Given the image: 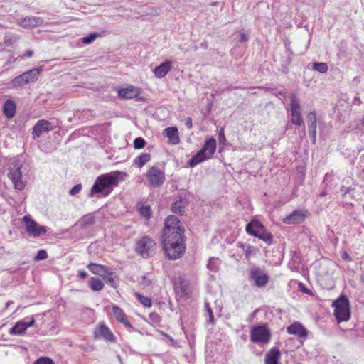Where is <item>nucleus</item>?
Wrapping results in <instances>:
<instances>
[{
    "instance_id": "obj_1",
    "label": "nucleus",
    "mask_w": 364,
    "mask_h": 364,
    "mask_svg": "<svg viewBox=\"0 0 364 364\" xmlns=\"http://www.w3.org/2000/svg\"><path fill=\"white\" fill-rule=\"evenodd\" d=\"M184 228L181 221L174 215H169L164 220L162 245L167 257L176 259L183 254Z\"/></svg>"
},
{
    "instance_id": "obj_2",
    "label": "nucleus",
    "mask_w": 364,
    "mask_h": 364,
    "mask_svg": "<svg viewBox=\"0 0 364 364\" xmlns=\"http://www.w3.org/2000/svg\"><path fill=\"white\" fill-rule=\"evenodd\" d=\"M126 176V173L119 171L99 176L91 188L90 196L92 197L97 193L108 196L113 187L117 186Z\"/></svg>"
},
{
    "instance_id": "obj_3",
    "label": "nucleus",
    "mask_w": 364,
    "mask_h": 364,
    "mask_svg": "<svg viewBox=\"0 0 364 364\" xmlns=\"http://www.w3.org/2000/svg\"><path fill=\"white\" fill-rule=\"evenodd\" d=\"M216 147L217 143L215 139L209 138L206 139L202 149L189 160V166L194 167L204 161L210 159L216 151Z\"/></svg>"
},
{
    "instance_id": "obj_4",
    "label": "nucleus",
    "mask_w": 364,
    "mask_h": 364,
    "mask_svg": "<svg viewBox=\"0 0 364 364\" xmlns=\"http://www.w3.org/2000/svg\"><path fill=\"white\" fill-rule=\"evenodd\" d=\"M23 163L18 159L13 160L8 167V177L12 181L14 187L16 190L21 191L26 186L23 180L21 168Z\"/></svg>"
},
{
    "instance_id": "obj_5",
    "label": "nucleus",
    "mask_w": 364,
    "mask_h": 364,
    "mask_svg": "<svg viewBox=\"0 0 364 364\" xmlns=\"http://www.w3.org/2000/svg\"><path fill=\"white\" fill-rule=\"evenodd\" d=\"M332 306L334 308L335 318H350V306L346 295L341 294L337 299L333 301Z\"/></svg>"
},
{
    "instance_id": "obj_6",
    "label": "nucleus",
    "mask_w": 364,
    "mask_h": 364,
    "mask_svg": "<svg viewBox=\"0 0 364 364\" xmlns=\"http://www.w3.org/2000/svg\"><path fill=\"white\" fill-rule=\"evenodd\" d=\"M173 285L176 296L180 299L188 296L192 292L191 284L182 274L174 277Z\"/></svg>"
},
{
    "instance_id": "obj_7",
    "label": "nucleus",
    "mask_w": 364,
    "mask_h": 364,
    "mask_svg": "<svg viewBox=\"0 0 364 364\" xmlns=\"http://www.w3.org/2000/svg\"><path fill=\"white\" fill-rule=\"evenodd\" d=\"M250 338L254 343L267 344L271 338L270 331L265 325L254 326L250 331Z\"/></svg>"
},
{
    "instance_id": "obj_8",
    "label": "nucleus",
    "mask_w": 364,
    "mask_h": 364,
    "mask_svg": "<svg viewBox=\"0 0 364 364\" xmlns=\"http://www.w3.org/2000/svg\"><path fill=\"white\" fill-rule=\"evenodd\" d=\"M23 221L25 223L28 234L33 237H40L47 232V228L46 226L39 225L29 215L23 216Z\"/></svg>"
},
{
    "instance_id": "obj_9",
    "label": "nucleus",
    "mask_w": 364,
    "mask_h": 364,
    "mask_svg": "<svg viewBox=\"0 0 364 364\" xmlns=\"http://www.w3.org/2000/svg\"><path fill=\"white\" fill-rule=\"evenodd\" d=\"M155 242L147 236L140 239L136 245V252L144 258L149 257L154 250Z\"/></svg>"
},
{
    "instance_id": "obj_10",
    "label": "nucleus",
    "mask_w": 364,
    "mask_h": 364,
    "mask_svg": "<svg viewBox=\"0 0 364 364\" xmlns=\"http://www.w3.org/2000/svg\"><path fill=\"white\" fill-rule=\"evenodd\" d=\"M147 179L151 186H161L165 181V173L156 166H151L146 173Z\"/></svg>"
},
{
    "instance_id": "obj_11",
    "label": "nucleus",
    "mask_w": 364,
    "mask_h": 364,
    "mask_svg": "<svg viewBox=\"0 0 364 364\" xmlns=\"http://www.w3.org/2000/svg\"><path fill=\"white\" fill-rule=\"evenodd\" d=\"M250 279L257 287H263L268 283L269 277L259 267H255L250 271Z\"/></svg>"
},
{
    "instance_id": "obj_12",
    "label": "nucleus",
    "mask_w": 364,
    "mask_h": 364,
    "mask_svg": "<svg viewBox=\"0 0 364 364\" xmlns=\"http://www.w3.org/2000/svg\"><path fill=\"white\" fill-rule=\"evenodd\" d=\"M95 339L103 338L109 342H114L115 337L110 329L103 323H100L94 331Z\"/></svg>"
},
{
    "instance_id": "obj_13",
    "label": "nucleus",
    "mask_w": 364,
    "mask_h": 364,
    "mask_svg": "<svg viewBox=\"0 0 364 364\" xmlns=\"http://www.w3.org/2000/svg\"><path fill=\"white\" fill-rule=\"evenodd\" d=\"M51 122L46 119L38 120L33 127L32 135L33 139L38 138L42 136L44 132L53 130Z\"/></svg>"
},
{
    "instance_id": "obj_14",
    "label": "nucleus",
    "mask_w": 364,
    "mask_h": 364,
    "mask_svg": "<svg viewBox=\"0 0 364 364\" xmlns=\"http://www.w3.org/2000/svg\"><path fill=\"white\" fill-rule=\"evenodd\" d=\"M43 23V20L42 18L33 16H27L17 21V24L26 29L37 27Z\"/></svg>"
},
{
    "instance_id": "obj_15",
    "label": "nucleus",
    "mask_w": 364,
    "mask_h": 364,
    "mask_svg": "<svg viewBox=\"0 0 364 364\" xmlns=\"http://www.w3.org/2000/svg\"><path fill=\"white\" fill-rule=\"evenodd\" d=\"M306 216V212L301 210H296L290 215L283 219L286 224H298L302 223Z\"/></svg>"
},
{
    "instance_id": "obj_16",
    "label": "nucleus",
    "mask_w": 364,
    "mask_h": 364,
    "mask_svg": "<svg viewBox=\"0 0 364 364\" xmlns=\"http://www.w3.org/2000/svg\"><path fill=\"white\" fill-rule=\"evenodd\" d=\"M309 133L310 138L313 143L316 142V128H317V122H316V112H312L307 114L306 117Z\"/></svg>"
},
{
    "instance_id": "obj_17",
    "label": "nucleus",
    "mask_w": 364,
    "mask_h": 364,
    "mask_svg": "<svg viewBox=\"0 0 364 364\" xmlns=\"http://www.w3.org/2000/svg\"><path fill=\"white\" fill-rule=\"evenodd\" d=\"M281 352L277 347L270 348L265 355L264 364H281Z\"/></svg>"
},
{
    "instance_id": "obj_18",
    "label": "nucleus",
    "mask_w": 364,
    "mask_h": 364,
    "mask_svg": "<svg viewBox=\"0 0 364 364\" xmlns=\"http://www.w3.org/2000/svg\"><path fill=\"white\" fill-rule=\"evenodd\" d=\"M289 334L295 335L299 338H306L307 336V330L299 322H294L287 328Z\"/></svg>"
},
{
    "instance_id": "obj_19",
    "label": "nucleus",
    "mask_w": 364,
    "mask_h": 364,
    "mask_svg": "<svg viewBox=\"0 0 364 364\" xmlns=\"http://www.w3.org/2000/svg\"><path fill=\"white\" fill-rule=\"evenodd\" d=\"M139 95V90L133 86L121 88L118 90V95L124 99H132L138 97Z\"/></svg>"
},
{
    "instance_id": "obj_20",
    "label": "nucleus",
    "mask_w": 364,
    "mask_h": 364,
    "mask_svg": "<svg viewBox=\"0 0 364 364\" xmlns=\"http://www.w3.org/2000/svg\"><path fill=\"white\" fill-rule=\"evenodd\" d=\"M188 204L186 197L179 196L171 205V210L175 213L183 215L185 212V208Z\"/></svg>"
},
{
    "instance_id": "obj_21",
    "label": "nucleus",
    "mask_w": 364,
    "mask_h": 364,
    "mask_svg": "<svg viewBox=\"0 0 364 364\" xmlns=\"http://www.w3.org/2000/svg\"><path fill=\"white\" fill-rule=\"evenodd\" d=\"M264 226L257 220H252L247 224L245 230L247 232L253 236V233L259 234L264 229Z\"/></svg>"
},
{
    "instance_id": "obj_22",
    "label": "nucleus",
    "mask_w": 364,
    "mask_h": 364,
    "mask_svg": "<svg viewBox=\"0 0 364 364\" xmlns=\"http://www.w3.org/2000/svg\"><path fill=\"white\" fill-rule=\"evenodd\" d=\"M34 320H31L30 322L24 323L18 321L10 330L9 333L13 335L22 334L28 327L33 326Z\"/></svg>"
},
{
    "instance_id": "obj_23",
    "label": "nucleus",
    "mask_w": 364,
    "mask_h": 364,
    "mask_svg": "<svg viewBox=\"0 0 364 364\" xmlns=\"http://www.w3.org/2000/svg\"><path fill=\"white\" fill-rule=\"evenodd\" d=\"M164 135L168 138L171 144H177L179 143L178 131L176 127H168L164 130Z\"/></svg>"
},
{
    "instance_id": "obj_24",
    "label": "nucleus",
    "mask_w": 364,
    "mask_h": 364,
    "mask_svg": "<svg viewBox=\"0 0 364 364\" xmlns=\"http://www.w3.org/2000/svg\"><path fill=\"white\" fill-rule=\"evenodd\" d=\"M171 62L169 60H166L154 69V74L156 77H164L168 72L171 70Z\"/></svg>"
},
{
    "instance_id": "obj_25",
    "label": "nucleus",
    "mask_w": 364,
    "mask_h": 364,
    "mask_svg": "<svg viewBox=\"0 0 364 364\" xmlns=\"http://www.w3.org/2000/svg\"><path fill=\"white\" fill-rule=\"evenodd\" d=\"M43 70V67L40 66L38 68H33L30 70L26 71L23 73V77H25L26 82L28 83H33L36 82Z\"/></svg>"
},
{
    "instance_id": "obj_26",
    "label": "nucleus",
    "mask_w": 364,
    "mask_h": 364,
    "mask_svg": "<svg viewBox=\"0 0 364 364\" xmlns=\"http://www.w3.org/2000/svg\"><path fill=\"white\" fill-rule=\"evenodd\" d=\"M16 109V104L11 100H7L3 105V112L9 119H11L14 117Z\"/></svg>"
},
{
    "instance_id": "obj_27",
    "label": "nucleus",
    "mask_w": 364,
    "mask_h": 364,
    "mask_svg": "<svg viewBox=\"0 0 364 364\" xmlns=\"http://www.w3.org/2000/svg\"><path fill=\"white\" fill-rule=\"evenodd\" d=\"M88 269L94 274L100 275V277H103V275L108 271L109 267L107 266H104L98 264L90 263L87 265Z\"/></svg>"
},
{
    "instance_id": "obj_28",
    "label": "nucleus",
    "mask_w": 364,
    "mask_h": 364,
    "mask_svg": "<svg viewBox=\"0 0 364 364\" xmlns=\"http://www.w3.org/2000/svg\"><path fill=\"white\" fill-rule=\"evenodd\" d=\"M19 40V36L11 33H6L4 38V43L6 46L12 47Z\"/></svg>"
},
{
    "instance_id": "obj_29",
    "label": "nucleus",
    "mask_w": 364,
    "mask_h": 364,
    "mask_svg": "<svg viewBox=\"0 0 364 364\" xmlns=\"http://www.w3.org/2000/svg\"><path fill=\"white\" fill-rule=\"evenodd\" d=\"M290 112H301V107L300 105L299 99L295 94H292L291 95Z\"/></svg>"
},
{
    "instance_id": "obj_30",
    "label": "nucleus",
    "mask_w": 364,
    "mask_h": 364,
    "mask_svg": "<svg viewBox=\"0 0 364 364\" xmlns=\"http://www.w3.org/2000/svg\"><path fill=\"white\" fill-rule=\"evenodd\" d=\"M89 287L92 291H99L104 287V283L98 278L92 277L89 282Z\"/></svg>"
},
{
    "instance_id": "obj_31",
    "label": "nucleus",
    "mask_w": 364,
    "mask_h": 364,
    "mask_svg": "<svg viewBox=\"0 0 364 364\" xmlns=\"http://www.w3.org/2000/svg\"><path fill=\"white\" fill-rule=\"evenodd\" d=\"M103 279L112 287H115V279L116 274L114 272H112L110 268L108 269V271L102 277Z\"/></svg>"
},
{
    "instance_id": "obj_32",
    "label": "nucleus",
    "mask_w": 364,
    "mask_h": 364,
    "mask_svg": "<svg viewBox=\"0 0 364 364\" xmlns=\"http://www.w3.org/2000/svg\"><path fill=\"white\" fill-rule=\"evenodd\" d=\"M150 159L151 155L149 154L143 153L135 159L134 162L139 168H141L146 163L149 161Z\"/></svg>"
},
{
    "instance_id": "obj_33",
    "label": "nucleus",
    "mask_w": 364,
    "mask_h": 364,
    "mask_svg": "<svg viewBox=\"0 0 364 364\" xmlns=\"http://www.w3.org/2000/svg\"><path fill=\"white\" fill-rule=\"evenodd\" d=\"M253 236L255 237L264 241L267 244L270 245L272 241V235L268 232L265 228L259 234L253 233Z\"/></svg>"
},
{
    "instance_id": "obj_34",
    "label": "nucleus",
    "mask_w": 364,
    "mask_h": 364,
    "mask_svg": "<svg viewBox=\"0 0 364 364\" xmlns=\"http://www.w3.org/2000/svg\"><path fill=\"white\" fill-rule=\"evenodd\" d=\"M95 222V217L92 214L84 215L79 221L80 226L86 228L92 225Z\"/></svg>"
},
{
    "instance_id": "obj_35",
    "label": "nucleus",
    "mask_w": 364,
    "mask_h": 364,
    "mask_svg": "<svg viewBox=\"0 0 364 364\" xmlns=\"http://www.w3.org/2000/svg\"><path fill=\"white\" fill-rule=\"evenodd\" d=\"M220 310L221 309L219 306H215L213 309L210 303L206 302L205 304V311L208 313L209 318L210 319L214 318V311L216 314V316H219L220 315L218 312H220Z\"/></svg>"
},
{
    "instance_id": "obj_36",
    "label": "nucleus",
    "mask_w": 364,
    "mask_h": 364,
    "mask_svg": "<svg viewBox=\"0 0 364 364\" xmlns=\"http://www.w3.org/2000/svg\"><path fill=\"white\" fill-rule=\"evenodd\" d=\"M291 122L295 125L302 126L304 125V122L302 119L301 112H291Z\"/></svg>"
},
{
    "instance_id": "obj_37",
    "label": "nucleus",
    "mask_w": 364,
    "mask_h": 364,
    "mask_svg": "<svg viewBox=\"0 0 364 364\" xmlns=\"http://www.w3.org/2000/svg\"><path fill=\"white\" fill-rule=\"evenodd\" d=\"M27 84L28 82L23 74L14 77L11 81V85L13 87H23Z\"/></svg>"
},
{
    "instance_id": "obj_38",
    "label": "nucleus",
    "mask_w": 364,
    "mask_h": 364,
    "mask_svg": "<svg viewBox=\"0 0 364 364\" xmlns=\"http://www.w3.org/2000/svg\"><path fill=\"white\" fill-rule=\"evenodd\" d=\"M312 68L320 73H326L328 71V65L326 63H314Z\"/></svg>"
},
{
    "instance_id": "obj_39",
    "label": "nucleus",
    "mask_w": 364,
    "mask_h": 364,
    "mask_svg": "<svg viewBox=\"0 0 364 364\" xmlns=\"http://www.w3.org/2000/svg\"><path fill=\"white\" fill-rule=\"evenodd\" d=\"M139 212L146 219H149L151 216V210L149 205H141L139 208Z\"/></svg>"
},
{
    "instance_id": "obj_40",
    "label": "nucleus",
    "mask_w": 364,
    "mask_h": 364,
    "mask_svg": "<svg viewBox=\"0 0 364 364\" xmlns=\"http://www.w3.org/2000/svg\"><path fill=\"white\" fill-rule=\"evenodd\" d=\"M99 36L98 33H90L88 36H85L82 38V43L86 45L92 43L97 37Z\"/></svg>"
},
{
    "instance_id": "obj_41",
    "label": "nucleus",
    "mask_w": 364,
    "mask_h": 364,
    "mask_svg": "<svg viewBox=\"0 0 364 364\" xmlns=\"http://www.w3.org/2000/svg\"><path fill=\"white\" fill-rule=\"evenodd\" d=\"M207 267L212 272H217L218 269V260L215 258H212L208 261Z\"/></svg>"
},
{
    "instance_id": "obj_42",
    "label": "nucleus",
    "mask_w": 364,
    "mask_h": 364,
    "mask_svg": "<svg viewBox=\"0 0 364 364\" xmlns=\"http://www.w3.org/2000/svg\"><path fill=\"white\" fill-rule=\"evenodd\" d=\"M139 302L145 307H150L151 306V300L149 297L144 296L139 294H136Z\"/></svg>"
},
{
    "instance_id": "obj_43",
    "label": "nucleus",
    "mask_w": 364,
    "mask_h": 364,
    "mask_svg": "<svg viewBox=\"0 0 364 364\" xmlns=\"http://www.w3.org/2000/svg\"><path fill=\"white\" fill-rule=\"evenodd\" d=\"M146 145V141L142 137H137L134 141V146L136 149H142Z\"/></svg>"
},
{
    "instance_id": "obj_44",
    "label": "nucleus",
    "mask_w": 364,
    "mask_h": 364,
    "mask_svg": "<svg viewBox=\"0 0 364 364\" xmlns=\"http://www.w3.org/2000/svg\"><path fill=\"white\" fill-rule=\"evenodd\" d=\"M112 309L115 318H124V314L121 308L117 306H113Z\"/></svg>"
},
{
    "instance_id": "obj_45",
    "label": "nucleus",
    "mask_w": 364,
    "mask_h": 364,
    "mask_svg": "<svg viewBox=\"0 0 364 364\" xmlns=\"http://www.w3.org/2000/svg\"><path fill=\"white\" fill-rule=\"evenodd\" d=\"M48 258L47 252L44 250H41L38 251L37 254L34 257L35 261L44 260Z\"/></svg>"
},
{
    "instance_id": "obj_46",
    "label": "nucleus",
    "mask_w": 364,
    "mask_h": 364,
    "mask_svg": "<svg viewBox=\"0 0 364 364\" xmlns=\"http://www.w3.org/2000/svg\"><path fill=\"white\" fill-rule=\"evenodd\" d=\"M33 364H55L54 361L48 357H41Z\"/></svg>"
},
{
    "instance_id": "obj_47",
    "label": "nucleus",
    "mask_w": 364,
    "mask_h": 364,
    "mask_svg": "<svg viewBox=\"0 0 364 364\" xmlns=\"http://www.w3.org/2000/svg\"><path fill=\"white\" fill-rule=\"evenodd\" d=\"M218 141L220 145H224L226 141L225 136V132L223 128H220L218 133Z\"/></svg>"
},
{
    "instance_id": "obj_48",
    "label": "nucleus",
    "mask_w": 364,
    "mask_h": 364,
    "mask_svg": "<svg viewBox=\"0 0 364 364\" xmlns=\"http://www.w3.org/2000/svg\"><path fill=\"white\" fill-rule=\"evenodd\" d=\"M19 58L18 57V58H15L14 56H10L6 61V63H4V65H3V67L6 69V70H8L9 68V65H11V64H13L14 63V62L18 59Z\"/></svg>"
},
{
    "instance_id": "obj_49",
    "label": "nucleus",
    "mask_w": 364,
    "mask_h": 364,
    "mask_svg": "<svg viewBox=\"0 0 364 364\" xmlns=\"http://www.w3.org/2000/svg\"><path fill=\"white\" fill-rule=\"evenodd\" d=\"M82 189V185L81 184H77L75 185L73 188L70 191V194L72 196H74L77 193H78Z\"/></svg>"
},
{
    "instance_id": "obj_50",
    "label": "nucleus",
    "mask_w": 364,
    "mask_h": 364,
    "mask_svg": "<svg viewBox=\"0 0 364 364\" xmlns=\"http://www.w3.org/2000/svg\"><path fill=\"white\" fill-rule=\"evenodd\" d=\"M33 55V52L31 50H28L23 55H19L18 58L20 59H23L24 58H31Z\"/></svg>"
},
{
    "instance_id": "obj_51",
    "label": "nucleus",
    "mask_w": 364,
    "mask_h": 364,
    "mask_svg": "<svg viewBox=\"0 0 364 364\" xmlns=\"http://www.w3.org/2000/svg\"><path fill=\"white\" fill-rule=\"evenodd\" d=\"M239 36H240L239 41L241 43H245V42L247 41V40H248V38L247 37V36L242 32H240L239 33Z\"/></svg>"
},
{
    "instance_id": "obj_52",
    "label": "nucleus",
    "mask_w": 364,
    "mask_h": 364,
    "mask_svg": "<svg viewBox=\"0 0 364 364\" xmlns=\"http://www.w3.org/2000/svg\"><path fill=\"white\" fill-rule=\"evenodd\" d=\"M185 125L188 129L192 128L193 123H192V119L191 117H188L186 119Z\"/></svg>"
},
{
    "instance_id": "obj_53",
    "label": "nucleus",
    "mask_w": 364,
    "mask_h": 364,
    "mask_svg": "<svg viewBox=\"0 0 364 364\" xmlns=\"http://www.w3.org/2000/svg\"><path fill=\"white\" fill-rule=\"evenodd\" d=\"M79 276L81 279H84L87 277V273L84 270H81L79 271Z\"/></svg>"
},
{
    "instance_id": "obj_54",
    "label": "nucleus",
    "mask_w": 364,
    "mask_h": 364,
    "mask_svg": "<svg viewBox=\"0 0 364 364\" xmlns=\"http://www.w3.org/2000/svg\"><path fill=\"white\" fill-rule=\"evenodd\" d=\"M119 321H122L126 326H130V324H129L128 320L123 319V320H119Z\"/></svg>"
},
{
    "instance_id": "obj_55",
    "label": "nucleus",
    "mask_w": 364,
    "mask_h": 364,
    "mask_svg": "<svg viewBox=\"0 0 364 364\" xmlns=\"http://www.w3.org/2000/svg\"><path fill=\"white\" fill-rule=\"evenodd\" d=\"M342 258L344 259H346L347 258H348V254L346 252H343L342 255Z\"/></svg>"
},
{
    "instance_id": "obj_56",
    "label": "nucleus",
    "mask_w": 364,
    "mask_h": 364,
    "mask_svg": "<svg viewBox=\"0 0 364 364\" xmlns=\"http://www.w3.org/2000/svg\"><path fill=\"white\" fill-rule=\"evenodd\" d=\"M326 192H324V191H323V192H321V193H320V196H321V197H323V196H326Z\"/></svg>"
},
{
    "instance_id": "obj_57",
    "label": "nucleus",
    "mask_w": 364,
    "mask_h": 364,
    "mask_svg": "<svg viewBox=\"0 0 364 364\" xmlns=\"http://www.w3.org/2000/svg\"><path fill=\"white\" fill-rule=\"evenodd\" d=\"M337 321H338V324H340L342 321H346L347 320L339 319V320H337Z\"/></svg>"
},
{
    "instance_id": "obj_58",
    "label": "nucleus",
    "mask_w": 364,
    "mask_h": 364,
    "mask_svg": "<svg viewBox=\"0 0 364 364\" xmlns=\"http://www.w3.org/2000/svg\"><path fill=\"white\" fill-rule=\"evenodd\" d=\"M217 4H218L217 2H213V3H212V5L215 6V5H217Z\"/></svg>"
},
{
    "instance_id": "obj_59",
    "label": "nucleus",
    "mask_w": 364,
    "mask_h": 364,
    "mask_svg": "<svg viewBox=\"0 0 364 364\" xmlns=\"http://www.w3.org/2000/svg\"><path fill=\"white\" fill-rule=\"evenodd\" d=\"M210 321H211V323H213L214 320H213V319H211V320H210Z\"/></svg>"
}]
</instances>
